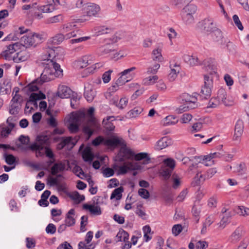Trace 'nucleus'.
<instances>
[{"instance_id":"f257e3e1","label":"nucleus","mask_w":249,"mask_h":249,"mask_svg":"<svg viewBox=\"0 0 249 249\" xmlns=\"http://www.w3.org/2000/svg\"><path fill=\"white\" fill-rule=\"evenodd\" d=\"M41 64L44 67V70L39 79V85L50 81L55 77L63 75V71L60 69V65L52 59H44L42 60Z\"/></svg>"},{"instance_id":"f03ea898","label":"nucleus","mask_w":249,"mask_h":249,"mask_svg":"<svg viewBox=\"0 0 249 249\" xmlns=\"http://www.w3.org/2000/svg\"><path fill=\"white\" fill-rule=\"evenodd\" d=\"M94 108L90 107L88 110L87 113L85 114V123L83 124V131L89 138L94 132L100 129L99 123L94 116Z\"/></svg>"},{"instance_id":"7ed1b4c3","label":"nucleus","mask_w":249,"mask_h":249,"mask_svg":"<svg viewBox=\"0 0 249 249\" xmlns=\"http://www.w3.org/2000/svg\"><path fill=\"white\" fill-rule=\"evenodd\" d=\"M182 58L186 63L192 66L203 65L206 67L208 71L210 70V75H213L216 72V66L213 64V62L211 59H205L201 62L196 55L188 54H184Z\"/></svg>"},{"instance_id":"20e7f679","label":"nucleus","mask_w":249,"mask_h":249,"mask_svg":"<svg viewBox=\"0 0 249 249\" xmlns=\"http://www.w3.org/2000/svg\"><path fill=\"white\" fill-rule=\"evenodd\" d=\"M49 143V139L46 135H39L36 138L35 142L31 144L27 149L36 152V156L42 157L44 155L42 151Z\"/></svg>"},{"instance_id":"39448f33","label":"nucleus","mask_w":249,"mask_h":249,"mask_svg":"<svg viewBox=\"0 0 249 249\" xmlns=\"http://www.w3.org/2000/svg\"><path fill=\"white\" fill-rule=\"evenodd\" d=\"M175 166L176 161L173 159L168 158L164 160L159 170L160 175L164 179L168 180L170 178Z\"/></svg>"},{"instance_id":"423d86ee","label":"nucleus","mask_w":249,"mask_h":249,"mask_svg":"<svg viewBox=\"0 0 249 249\" xmlns=\"http://www.w3.org/2000/svg\"><path fill=\"white\" fill-rule=\"evenodd\" d=\"M197 11V7L193 4H189L185 6L181 11V15L183 22L187 25L195 22L194 16Z\"/></svg>"},{"instance_id":"0eeeda50","label":"nucleus","mask_w":249,"mask_h":249,"mask_svg":"<svg viewBox=\"0 0 249 249\" xmlns=\"http://www.w3.org/2000/svg\"><path fill=\"white\" fill-rule=\"evenodd\" d=\"M43 39L42 36L37 33H31L27 36L21 37V41L26 47L36 46Z\"/></svg>"},{"instance_id":"6e6552de","label":"nucleus","mask_w":249,"mask_h":249,"mask_svg":"<svg viewBox=\"0 0 249 249\" xmlns=\"http://www.w3.org/2000/svg\"><path fill=\"white\" fill-rule=\"evenodd\" d=\"M213 88V80L211 76L208 75H204V85L202 87L200 91V96L207 99L210 97L212 94V89Z\"/></svg>"},{"instance_id":"1a4fd4ad","label":"nucleus","mask_w":249,"mask_h":249,"mask_svg":"<svg viewBox=\"0 0 249 249\" xmlns=\"http://www.w3.org/2000/svg\"><path fill=\"white\" fill-rule=\"evenodd\" d=\"M97 53L99 55H105L109 54L111 58L118 59L119 57H123V55H120V53H117L114 49V47L111 44H107L98 48Z\"/></svg>"},{"instance_id":"9d476101","label":"nucleus","mask_w":249,"mask_h":249,"mask_svg":"<svg viewBox=\"0 0 249 249\" xmlns=\"http://www.w3.org/2000/svg\"><path fill=\"white\" fill-rule=\"evenodd\" d=\"M178 102L180 103H185L189 106L191 109H194L197 107V98L188 93H184L178 98Z\"/></svg>"},{"instance_id":"9b49d317","label":"nucleus","mask_w":249,"mask_h":249,"mask_svg":"<svg viewBox=\"0 0 249 249\" xmlns=\"http://www.w3.org/2000/svg\"><path fill=\"white\" fill-rule=\"evenodd\" d=\"M216 173V170L215 168L209 169L205 175L202 174L201 171L197 170L194 178L196 185H199L206 179L212 178Z\"/></svg>"},{"instance_id":"f8f14e48","label":"nucleus","mask_w":249,"mask_h":249,"mask_svg":"<svg viewBox=\"0 0 249 249\" xmlns=\"http://www.w3.org/2000/svg\"><path fill=\"white\" fill-rule=\"evenodd\" d=\"M201 29L207 33H213L217 28L216 24L211 18H207L201 22Z\"/></svg>"},{"instance_id":"ddd939ff","label":"nucleus","mask_w":249,"mask_h":249,"mask_svg":"<svg viewBox=\"0 0 249 249\" xmlns=\"http://www.w3.org/2000/svg\"><path fill=\"white\" fill-rule=\"evenodd\" d=\"M245 234V231L243 227H237L229 236V242L232 244H236L241 240Z\"/></svg>"},{"instance_id":"4468645a","label":"nucleus","mask_w":249,"mask_h":249,"mask_svg":"<svg viewBox=\"0 0 249 249\" xmlns=\"http://www.w3.org/2000/svg\"><path fill=\"white\" fill-rule=\"evenodd\" d=\"M136 69V68L133 67L129 69H126L121 72L120 74V76L117 80V84L123 85L125 83L129 81L132 78V75L130 72Z\"/></svg>"},{"instance_id":"2eb2a0df","label":"nucleus","mask_w":249,"mask_h":249,"mask_svg":"<svg viewBox=\"0 0 249 249\" xmlns=\"http://www.w3.org/2000/svg\"><path fill=\"white\" fill-rule=\"evenodd\" d=\"M121 146L117 155V158L120 161H123L125 159H131L133 158L134 153L126 147L125 144Z\"/></svg>"},{"instance_id":"dca6fc26","label":"nucleus","mask_w":249,"mask_h":249,"mask_svg":"<svg viewBox=\"0 0 249 249\" xmlns=\"http://www.w3.org/2000/svg\"><path fill=\"white\" fill-rule=\"evenodd\" d=\"M19 46L18 43L9 45L6 47V49L2 52V56L8 60L13 59V56L12 55L19 49Z\"/></svg>"},{"instance_id":"f3484780","label":"nucleus","mask_w":249,"mask_h":249,"mask_svg":"<svg viewBox=\"0 0 249 249\" xmlns=\"http://www.w3.org/2000/svg\"><path fill=\"white\" fill-rule=\"evenodd\" d=\"M105 145L111 148L125 145L124 141L121 138L113 137L111 138H106Z\"/></svg>"},{"instance_id":"a211bd4d","label":"nucleus","mask_w":249,"mask_h":249,"mask_svg":"<svg viewBox=\"0 0 249 249\" xmlns=\"http://www.w3.org/2000/svg\"><path fill=\"white\" fill-rule=\"evenodd\" d=\"M85 13L88 16H96L100 11V7L93 3H87L84 7Z\"/></svg>"},{"instance_id":"6ab92c4d","label":"nucleus","mask_w":249,"mask_h":249,"mask_svg":"<svg viewBox=\"0 0 249 249\" xmlns=\"http://www.w3.org/2000/svg\"><path fill=\"white\" fill-rule=\"evenodd\" d=\"M93 238V232L89 231L87 232L84 242H80L78 244V249H93L94 247L92 244H89L91 242Z\"/></svg>"},{"instance_id":"aec40b11","label":"nucleus","mask_w":249,"mask_h":249,"mask_svg":"<svg viewBox=\"0 0 249 249\" xmlns=\"http://www.w3.org/2000/svg\"><path fill=\"white\" fill-rule=\"evenodd\" d=\"M118 167L117 171V175H124L129 170H138L140 169L139 165H133L131 162H129L127 165H124L121 166H118L116 165H114L113 168L114 169L116 170V168Z\"/></svg>"},{"instance_id":"412c9836","label":"nucleus","mask_w":249,"mask_h":249,"mask_svg":"<svg viewBox=\"0 0 249 249\" xmlns=\"http://www.w3.org/2000/svg\"><path fill=\"white\" fill-rule=\"evenodd\" d=\"M75 36H76V34L74 32L68 33L65 35L63 34L60 33L56 35L53 37L52 41L54 44H59L62 42L65 39H68L72 37Z\"/></svg>"},{"instance_id":"4be33fe9","label":"nucleus","mask_w":249,"mask_h":249,"mask_svg":"<svg viewBox=\"0 0 249 249\" xmlns=\"http://www.w3.org/2000/svg\"><path fill=\"white\" fill-rule=\"evenodd\" d=\"M92 57L91 55H85L79 58L74 63L75 66L77 69H82L91 64Z\"/></svg>"},{"instance_id":"5701e85b","label":"nucleus","mask_w":249,"mask_h":249,"mask_svg":"<svg viewBox=\"0 0 249 249\" xmlns=\"http://www.w3.org/2000/svg\"><path fill=\"white\" fill-rule=\"evenodd\" d=\"M72 94V90L65 85H59L58 88V96L61 98H71Z\"/></svg>"},{"instance_id":"b1692460","label":"nucleus","mask_w":249,"mask_h":249,"mask_svg":"<svg viewBox=\"0 0 249 249\" xmlns=\"http://www.w3.org/2000/svg\"><path fill=\"white\" fill-rule=\"evenodd\" d=\"M171 144V139L167 137H164L156 142L154 146V149L156 150H160L167 147Z\"/></svg>"},{"instance_id":"393cba45","label":"nucleus","mask_w":249,"mask_h":249,"mask_svg":"<svg viewBox=\"0 0 249 249\" xmlns=\"http://www.w3.org/2000/svg\"><path fill=\"white\" fill-rule=\"evenodd\" d=\"M96 95V91L92 88V86L88 84L85 87L84 96L86 100L89 102H92Z\"/></svg>"},{"instance_id":"a878e982","label":"nucleus","mask_w":249,"mask_h":249,"mask_svg":"<svg viewBox=\"0 0 249 249\" xmlns=\"http://www.w3.org/2000/svg\"><path fill=\"white\" fill-rule=\"evenodd\" d=\"M114 116H107L104 118L103 121V125L105 129L107 131H112L115 128V125L112 123V121H115Z\"/></svg>"},{"instance_id":"bb28decb","label":"nucleus","mask_w":249,"mask_h":249,"mask_svg":"<svg viewBox=\"0 0 249 249\" xmlns=\"http://www.w3.org/2000/svg\"><path fill=\"white\" fill-rule=\"evenodd\" d=\"M66 169L65 162L60 161L55 163L51 168V174L53 176L56 175L59 172H63Z\"/></svg>"},{"instance_id":"cd10ccee","label":"nucleus","mask_w":249,"mask_h":249,"mask_svg":"<svg viewBox=\"0 0 249 249\" xmlns=\"http://www.w3.org/2000/svg\"><path fill=\"white\" fill-rule=\"evenodd\" d=\"M244 130V124L243 122L241 120H238L235 126L234 129V139L235 140H238L239 138L243 132Z\"/></svg>"},{"instance_id":"c85d7f7f","label":"nucleus","mask_w":249,"mask_h":249,"mask_svg":"<svg viewBox=\"0 0 249 249\" xmlns=\"http://www.w3.org/2000/svg\"><path fill=\"white\" fill-rule=\"evenodd\" d=\"M83 207L84 209L88 210L93 215H99L102 214L101 208L98 206L84 204Z\"/></svg>"},{"instance_id":"c756f323","label":"nucleus","mask_w":249,"mask_h":249,"mask_svg":"<svg viewBox=\"0 0 249 249\" xmlns=\"http://www.w3.org/2000/svg\"><path fill=\"white\" fill-rule=\"evenodd\" d=\"M75 211L73 209H71L67 213L65 220V224L68 227L73 226L75 223V219L72 216L74 215Z\"/></svg>"},{"instance_id":"7c9ffc66","label":"nucleus","mask_w":249,"mask_h":249,"mask_svg":"<svg viewBox=\"0 0 249 249\" xmlns=\"http://www.w3.org/2000/svg\"><path fill=\"white\" fill-rule=\"evenodd\" d=\"M83 120H85V113H72L70 118V122L76 123L79 125Z\"/></svg>"},{"instance_id":"2f4dec72","label":"nucleus","mask_w":249,"mask_h":249,"mask_svg":"<svg viewBox=\"0 0 249 249\" xmlns=\"http://www.w3.org/2000/svg\"><path fill=\"white\" fill-rule=\"evenodd\" d=\"M217 99L219 103L224 104L225 106H229L230 104L227 100V93L224 89H220L217 92Z\"/></svg>"},{"instance_id":"473e14b6","label":"nucleus","mask_w":249,"mask_h":249,"mask_svg":"<svg viewBox=\"0 0 249 249\" xmlns=\"http://www.w3.org/2000/svg\"><path fill=\"white\" fill-rule=\"evenodd\" d=\"M212 33V37L214 41L222 43L224 40H226L224 38L221 31L218 28Z\"/></svg>"},{"instance_id":"72a5a7b5","label":"nucleus","mask_w":249,"mask_h":249,"mask_svg":"<svg viewBox=\"0 0 249 249\" xmlns=\"http://www.w3.org/2000/svg\"><path fill=\"white\" fill-rule=\"evenodd\" d=\"M116 238L117 242H126L129 239V234L126 231L121 230L116 235Z\"/></svg>"},{"instance_id":"f704fd0d","label":"nucleus","mask_w":249,"mask_h":249,"mask_svg":"<svg viewBox=\"0 0 249 249\" xmlns=\"http://www.w3.org/2000/svg\"><path fill=\"white\" fill-rule=\"evenodd\" d=\"M45 95L43 93L40 92L39 93H33L29 97V102H32L34 105H37L36 101L38 100L43 99L45 98Z\"/></svg>"},{"instance_id":"c9c22d12","label":"nucleus","mask_w":249,"mask_h":249,"mask_svg":"<svg viewBox=\"0 0 249 249\" xmlns=\"http://www.w3.org/2000/svg\"><path fill=\"white\" fill-rule=\"evenodd\" d=\"M82 158L86 162H91L94 159V155L89 148H86L83 152Z\"/></svg>"},{"instance_id":"e433bc0d","label":"nucleus","mask_w":249,"mask_h":249,"mask_svg":"<svg viewBox=\"0 0 249 249\" xmlns=\"http://www.w3.org/2000/svg\"><path fill=\"white\" fill-rule=\"evenodd\" d=\"M224 42L226 43V47L229 53L235 55L237 53L236 46L230 40H224Z\"/></svg>"},{"instance_id":"4c0bfd02","label":"nucleus","mask_w":249,"mask_h":249,"mask_svg":"<svg viewBox=\"0 0 249 249\" xmlns=\"http://www.w3.org/2000/svg\"><path fill=\"white\" fill-rule=\"evenodd\" d=\"M178 120L174 116L169 115L166 117L162 121V123L164 126L175 124Z\"/></svg>"},{"instance_id":"58836bf2","label":"nucleus","mask_w":249,"mask_h":249,"mask_svg":"<svg viewBox=\"0 0 249 249\" xmlns=\"http://www.w3.org/2000/svg\"><path fill=\"white\" fill-rule=\"evenodd\" d=\"M234 210L240 215L243 216L249 215V208L243 206H236Z\"/></svg>"},{"instance_id":"ea45409f","label":"nucleus","mask_w":249,"mask_h":249,"mask_svg":"<svg viewBox=\"0 0 249 249\" xmlns=\"http://www.w3.org/2000/svg\"><path fill=\"white\" fill-rule=\"evenodd\" d=\"M124 191V188L123 187H119L112 192L111 196L110 199H113L115 198L116 200H120L122 196V193Z\"/></svg>"},{"instance_id":"a19ab883","label":"nucleus","mask_w":249,"mask_h":249,"mask_svg":"<svg viewBox=\"0 0 249 249\" xmlns=\"http://www.w3.org/2000/svg\"><path fill=\"white\" fill-rule=\"evenodd\" d=\"M17 56H13V60L16 62L18 63L19 62H23L26 61L28 58V55H27L25 52H20L16 53Z\"/></svg>"},{"instance_id":"79ce46f5","label":"nucleus","mask_w":249,"mask_h":249,"mask_svg":"<svg viewBox=\"0 0 249 249\" xmlns=\"http://www.w3.org/2000/svg\"><path fill=\"white\" fill-rule=\"evenodd\" d=\"M76 26L75 22H70L66 23L62 26L61 31L63 33H69L72 32V30Z\"/></svg>"},{"instance_id":"37998d69","label":"nucleus","mask_w":249,"mask_h":249,"mask_svg":"<svg viewBox=\"0 0 249 249\" xmlns=\"http://www.w3.org/2000/svg\"><path fill=\"white\" fill-rule=\"evenodd\" d=\"M152 59L154 61L161 62L163 60V58L161 54V50L158 48L154 49L152 52Z\"/></svg>"},{"instance_id":"c03bdc74","label":"nucleus","mask_w":249,"mask_h":249,"mask_svg":"<svg viewBox=\"0 0 249 249\" xmlns=\"http://www.w3.org/2000/svg\"><path fill=\"white\" fill-rule=\"evenodd\" d=\"M37 9L42 13H49L53 10V6L52 4H47L46 5H41L39 4L37 6Z\"/></svg>"},{"instance_id":"a18cd8bd","label":"nucleus","mask_w":249,"mask_h":249,"mask_svg":"<svg viewBox=\"0 0 249 249\" xmlns=\"http://www.w3.org/2000/svg\"><path fill=\"white\" fill-rule=\"evenodd\" d=\"M176 67H177L176 69H171V71L168 75V79L170 82H173L176 79L179 72V67L177 66Z\"/></svg>"},{"instance_id":"49530a36","label":"nucleus","mask_w":249,"mask_h":249,"mask_svg":"<svg viewBox=\"0 0 249 249\" xmlns=\"http://www.w3.org/2000/svg\"><path fill=\"white\" fill-rule=\"evenodd\" d=\"M63 16L61 14H59L48 18L47 23L49 24L58 23L63 21Z\"/></svg>"},{"instance_id":"de8ad7c7","label":"nucleus","mask_w":249,"mask_h":249,"mask_svg":"<svg viewBox=\"0 0 249 249\" xmlns=\"http://www.w3.org/2000/svg\"><path fill=\"white\" fill-rule=\"evenodd\" d=\"M70 197L76 203H79L85 199L84 195H80L77 192H73L71 195Z\"/></svg>"},{"instance_id":"09e8293b","label":"nucleus","mask_w":249,"mask_h":249,"mask_svg":"<svg viewBox=\"0 0 249 249\" xmlns=\"http://www.w3.org/2000/svg\"><path fill=\"white\" fill-rule=\"evenodd\" d=\"M198 158L200 159V162L204 164L205 166H209L211 165L207 163L206 162L207 161H210L212 163V164H213V161H211V160L213 159V158L211 155H210V154L208 155L204 156L203 157H199Z\"/></svg>"},{"instance_id":"8fccbe9b","label":"nucleus","mask_w":249,"mask_h":249,"mask_svg":"<svg viewBox=\"0 0 249 249\" xmlns=\"http://www.w3.org/2000/svg\"><path fill=\"white\" fill-rule=\"evenodd\" d=\"M26 247L28 249H32L36 246V241L33 238L26 237L25 239Z\"/></svg>"},{"instance_id":"3c124183","label":"nucleus","mask_w":249,"mask_h":249,"mask_svg":"<svg viewBox=\"0 0 249 249\" xmlns=\"http://www.w3.org/2000/svg\"><path fill=\"white\" fill-rule=\"evenodd\" d=\"M192 212L194 216L197 217L199 215L200 212V205L198 201H196L193 207Z\"/></svg>"},{"instance_id":"603ef678","label":"nucleus","mask_w":249,"mask_h":249,"mask_svg":"<svg viewBox=\"0 0 249 249\" xmlns=\"http://www.w3.org/2000/svg\"><path fill=\"white\" fill-rule=\"evenodd\" d=\"M39 84V79L37 78L28 86V88L30 91H36L39 89L37 84Z\"/></svg>"},{"instance_id":"864d4df0","label":"nucleus","mask_w":249,"mask_h":249,"mask_svg":"<svg viewBox=\"0 0 249 249\" xmlns=\"http://www.w3.org/2000/svg\"><path fill=\"white\" fill-rule=\"evenodd\" d=\"M106 138L103 136H98L94 139L92 142V144L95 146H97L101 144H103L105 145V141Z\"/></svg>"},{"instance_id":"5fc2aeb1","label":"nucleus","mask_w":249,"mask_h":249,"mask_svg":"<svg viewBox=\"0 0 249 249\" xmlns=\"http://www.w3.org/2000/svg\"><path fill=\"white\" fill-rule=\"evenodd\" d=\"M142 111V109L141 107H135L133 109L129 111L128 114L131 118L136 117L140 114Z\"/></svg>"},{"instance_id":"6e6d98bb","label":"nucleus","mask_w":249,"mask_h":249,"mask_svg":"<svg viewBox=\"0 0 249 249\" xmlns=\"http://www.w3.org/2000/svg\"><path fill=\"white\" fill-rule=\"evenodd\" d=\"M103 65L102 63H97L95 64L93 66L89 67L84 70V72L86 73H92L96 70L102 67Z\"/></svg>"},{"instance_id":"4d7b16f0","label":"nucleus","mask_w":249,"mask_h":249,"mask_svg":"<svg viewBox=\"0 0 249 249\" xmlns=\"http://www.w3.org/2000/svg\"><path fill=\"white\" fill-rule=\"evenodd\" d=\"M158 77L157 75H154L153 76H149L144 78L143 80V82L144 84L145 85H151L155 83V82L158 80Z\"/></svg>"},{"instance_id":"13d9d810","label":"nucleus","mask_w":249,"mask_h":249,"mask_svg":"<svg viewBox=\"0 0 249 249\" xmlns=\"http://www.w3.org/2000/svg\"><path fill=\"white\" fill-rule=\"evenodd\" d=\"M160 67V65L158 63H156L153 66L149 67L147 69L146 73L147 74H155L158 71Z\"/></svg>"},{"instance_id":"bf43d9fd","label":"nucleus","mask_w":249,"mask_h":249,"mask_svg":"<svg viewBox=\"0 0 249 249\" xmlns=\"http://www.w3.org/2000/svg\"><path fill=\"white\" fill-rule=\"evenodd\" d=\"M21 105L11 104L10 106V108L9 109V113L11 114L15 115L18 113L20 109V106Z\"/></svg>"},{"instance_id":"052dcab7","label":"nucleus","mask_w":249,"mask_h":249,"mask_svg":"<svg viewBox=\"0 0 249 249\" xmlns=\"http://www.w3.org/2000/svg\"><path fill=\"white\" fill-rule=\"evenodd\" d=\"M28 31V29L25 28L23 26L19 27L17 30L15 31L16 39H18L20 35L24 33H27Z\"/></svg>"},{"instance_id":"680f3d73","label":"nucleus","mask_w":249,"mask_h":249,"mask_svg":"<svg viewBox=\"0 0 249 249\" xmlns=\"http://www.w3.org/2000/svg\"><path fill=\"white\" fill-rule=\"evenodd\" d=\"M246 169L247 168L246 164L242 162L236 166L235 171L240 174H243L245 173Z\"/></svg>"},{"instance_id":"e2e57ef3","label":"nucleus","mask_w":249,"mask_h":249,"mask_svg":"<svg viewBox=\"0 0 249 249\" xmlns=\"http://www.w3.org/2000/svg\"><path fill=\"white\" fill-rule=\"evenodd\" d=\"M138 194L142 198L147 199L150 196L149 192L144 188H141L138 190Z\"/></svg>"},{"instance_id":"0e129e2a","label":"nucleus","mask_w":249,"mask_h":249,"mask_svg":"<svg viewBox=\"0 0 249 249\" xmlns=\"http://www.w3.org/2000/svg\"><path fill=\"white\" fill-rule=\"evenodd\" d=\"M88 218L86 215H83L81 218L80 230L83 232L86 230L85 227L88 222Z\"/></svg>"},{"instance_id":"69168bd1","label":"nucleus","mask_w":249,"mask_h":249,"mask_svg":"<svg viewBox=\"0 0 249 249\" xmlns=\"http://www.w3.org/2000/svg\"><path fill=\"white\" fill-rule=\"evenodd\" d=\"M22 101V99L20 95L15 94L13 96V98L11 101V103L21 105V103Z\"/></svg>"},{"instance_id":"338daca9","label":"nucleus","mask_w":249,"mask_h":249,"mask_svg":"<svg viewBox=\"0 0 249 249\" xmlns=\"http://www.w3.org/2000/svg\"><path fill=\"white\" fill-rule=\"evenodd\" d=\"M4 157L6 162L9 165L13 164L16 161V158L13 155L5 154Z\"/></svg>"},{"instance_id":"774afa93","label":"nucleus","mask_w":249,"mask_h":249,"mask_svg":"<svg viewBox=\"0 0 249 249\" xmlns=\"http://www.w3.org/2000/svg\"><path fill=\"white\" fill-rule=\"evenodd\" d=\"M208 246V243L205 241H199L196 245V248L197 249H206Z\"/></svg>"}]
</instances>
